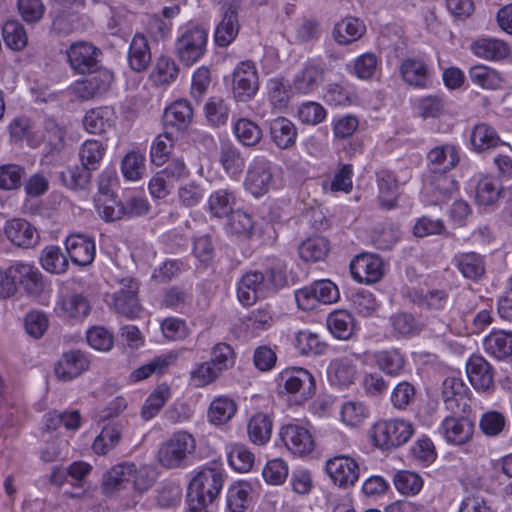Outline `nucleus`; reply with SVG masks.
I'll list each match as a JSON object with an SVG mask.
<instances>
[{"mask_svg": "<svg viewBox=\"0 0 512 512\" xmlns=\"http://www.w3.org/2000/svg\"><path fill=\"white\" fill-rule=\"evenodd\" d=\"M287 282L286 265L279 259L272 260L263 270H251L237 283V297L244 306L276 293Z\"/></svg>", "mask_w": 512, "mask_h": 512, "instance_id": "nucleus-1", "label": "nucleus"}, {"mask_svg": "<svg viewBox=\"0 0 512 512\" xmlns=\"http://www.w3.org/2000/svg\"><path fill=\"white\" fill-rule=\"evenodd\" d=\"M196 451V440L192 434L181 430L164 440L157 451V461L165 469H184Z\"/></svg>", "mask_w": 512, "mask_h": 512, "instance_id": "nucleus-2", "label": "nucleus"}, {"mask_svg": "<svg viewBox=\"0 0 512 512\" xmlns=\"http://www.w3.org/2000/svg\"><path fill=\"white\" fill-rule=\"evenodd\" d=\"M208 33L198 25L184 28L175 42V52L186 66H191L199 61L206 52Z\"/></svg>", "mask_w": 512, "mask_h": 512, "instance_id": "nucleus-3", "label": "nucleus"}, {"mask_svg": "<svg viewBox=\"0 0 512 512\" xmlns=\"http://www.w3.org/2000/svg\"><path fill=\"white\" fill-rule=\"evenodd\" d=\"M224 481L225 474L222 469L205 467L191 480L187 496L202 503H212L221 492Z\"/></svg>", "mask_w": 512, "mask_h": 512, "instance_id": "nucleus-4", "label": "nucleus"}, {"mask_svg": "<svg viewBox=\"0 0 512 512\" xmlns=\"http://www.w3.org/2000/svg\"><path fill=\"white\" fill-rule=\"evenodd\" d=\"M372 435L377 446L389 450L405 444L413 435V427L403 419L384 420L373 426Z\"/></svg>", "mask_w": 512, "mask_h": 512, "instance_id": "nucleus-5", "label": "nucleus"}, {"mask_svg": "<svg viewBox=\"0 0 512 512\" xmlns=\"http://www.w3.org/2000/svg\"><path fill=\"white\" fill-rule=\"evenodd\" d=\"M340 297L338 287L330 280L314 281L295 291L297 306L304 311L314 309L318 303L332 304Z\"/></svg>", "mask_w": 512, "mask_h": 512, "instance_id": "nucleus-6", "label": "nucleus"}, {"mask_svg": "<svg viewBox=\"0 0 512 512\" xmlns=\"http://www.w3.org/2000/svg\"><path fill=\"white\" fill-rule=\"evenodd\" d=\"M276 383L280 393L283 389L289 394H298L302 400L311 398L316 390L314 376L300 367L284 369L276 377Z\"/></svg>", "mask_w": 512, "mask_h": 512, "instance_id": "nucleus-7", "label": "nucleus"}, {"mask_svg": "<svg viewBox=\"0 0 512 512\" xmlns=\"http://www.w3.org/2000/svg\"><path fill=\"white\" fill-rule=\"evenodd\" d=\"M101 51L91 43L79 41L66 50L68 63L76 74L96 72L99 68Z\"/></svg>", "mask_w": 512, "mask_h": 512, "instance_id": "nucleus-8", "label": "nucleus"}, {"mask_svg": "<svg viewBox=\"0 0 512 512\" xmlns=\"http://www.w3.org/2000/svg\"><path fill=\"white\" fill-rule=\"evenodd\" d=\"M325 470L341 488L353 486L359 478L358 462L348 455H336L326 461Z\"/></svg>", "mask_w": 512, "mask_h": 512, "instance_id": "nucleus-9", "label": "nucleus"}, {"mask_svg": "<svg viewBox=\"0 0 512 512\" xmlns=\"http://www.w3.org/2000/svg\"><path fill=\"white\" fill-rule=\"evenodd\" d=\"M119 288L113 293L112 301L115 310L128 318L137 317L141 311L138 299V282L133 278H123Z\"/></svg>", "mask_w": 512, "mask_h": 512, "instance_id": "nucleus-10", "label": "nucleus"}, {"mask_svg": "<svg viewBox=\"0 0 512 512\" xmlns=\"http://www.w3.org/2000/svg\"><path fill=\"white\" fill-rule=\"evenodd\" d=\"M258 90V75L252 61H243L233 73V94L241 102L251 99Z\"/></svg>", "mask_w": 512, "mask_h": 512, "instance_id": "nucleus-11", "label": "nucleus"}, {"mask_svg": "<svg viewBox=\"0 0 512 512\" xmlns=\"http://www.w3.org/2000/svg\"><path fill=\"white\" fill-rule=\"evenodd\" d=\"M274 184L271 163L264 158L256 159L250 165L245 178V188L255 197L266 194Z\"/></svg>", "mask_w": 512, "mask_h": 512, "instance_id": "nucleus-12", "label": "nucleus"}, {"mask_svg": "<svg viewBox=\"0 0 512 512\" xmlns=\"http://www.w3.org/2000/svg\"><path fill=\"white\" fill-rule=\"evenodd\" d=\"M467 386L456 376L447 377L442 384V399L446 410L452 414H464L469 408Z\"/></svg>", "mask_w": 512, "mask_h": 512, "instance_id": "nucleus-13", "label": "nucleus"}, {"mask_svg": "<svg viewBox=\"0 0 512 512\" xmlns=\"http://www.w3.org/2000/svg\"><path fill=\"white\" fill-rule=\"evenodd\" d=\"M474 424L462 414L448 415L439 427V433L451 444L462 445L467 443L473 435Z\"/></svg>", "mask_w": 512, "mask_h": 512, "instance_id": "nucleus-14", "label": "nucleus"}, {"mask_svg": "<svg viewBox=\"0 0 512 512\" xmlns=\"http://www.w3.org/2000/svg\"><path fill=\"white\" fill-rule=\"evenodd\" d=\"M226 10L224 12L221 22L215 30V43L218 46H228L238 35V9L241 5V0H222Z\"/></svg>", "mask_w": 512, "mask_h": 512, "instance_id": "nucleus-15", "label": "nucleus"}, {"mask_svg": "<svg viewBox=\"0 0 512 512\" xmlns=\"http://www.w3.org/2000/svg\"><path fill=\"white\" fill-rule=\"evenodd\" d=\"M280 436L285 446L294 455L304 456L314 449L310 432L298 424H288L281 428Z\"/></svg>", "mask_w": 512, "mask_h": 512, "instance_id": "nucleus-16", "label": "nucleus"}, {"mask_svg": "<svg viewBox=\"0 0 512 512\" xmlns=\"http://www.w3.org/2000/svg\"><path fill=\"white\" fill-rule=\"evenodd\" d=\"M90 361L80 350L64 352L55 364V375L62 381H70L89 368Z\"/></svg>", "mask_w": 512, "mask_h": 512, "instance_id": "nucleus-17", "label": "nucleus"}, {"mask_svg": "<svg viewBox=\"0 0 512 512\" xmlns=\"http://www.w3.org/2000/svg\"><path fill=\"white\" fill-rule=\"evenodd\" d=\"M10 274H12L15 286L17 287L19 284L30 295H38L44 289L42 274L32 264L15 262L10 266Z\"/></svg>", "mask_w": 512, "mask_h": 512, "instance_id": "nucleus-18", "label": "nucleus"}, {"mask_svg": "<svg viewBox=\"0 0 512 512\" xmlns=\"http://www.w3.org/2000/svg\"><path fill=\"white\" fill-rule=\"evenodd\" d=\"M350 270L355 280L366 284L377 282L383 275L381 259L371 254L357 256L351 262Z\"/></svg>", "mask_w": 512, "mask_h": 512, "instance_id": "nucleus-19", "label": "nucleus"}, {"mask_svg": "<svg viewBox=\"0 0 512 512\" xmlns=\"http://www.w3.org/2000/svg\"><path fill=\"white\" fill-rule=\"evenodd\" d=\"M403 81L415 88H427L431 84L432 71L428 64L419 58H407L400 65Z\"/></svg>", "mask_w": 512, "mask_h": 512, "instance_id": "nucleus-20", "label": "nucleus"}, {"mask_svg": "<svg viewBox=\"0 0 512 512\" xmlns=\"http://www.w3.org/2000/svg\"><path fill=\"white\" fill-rule=\"evenodd\" d=\"M65 246L74 264L87 266L93 262L96 247L92 238L83 234H73L67 237Z\"/></svg>", "mask_w": 512, "mask_h": 512, "instance_id": "nucleus-21", "label": "nucleus"}, {"mask_svg": "<svg viewBox=\"0 0 512 512\" xmlns=\"http://www.w3.org/2000/svg\"><path fill=\"white\" fill-rule=\"evenodd\" d=\"M6 237L16 246L21 248L34 247L39 240V234L27 220L14 218L6 222L4 226Z\"/></svg>", "mask_w": 512, "mask_h": 512, "instance_id": "nucleus-22", "label": "nucleus"}, {"mask_svg": "<svg viewBox=\"0 0 512 512\" xmlns=\"http://www.w3.org/2000/svg\"><path fill=\"white\" fill-rule=\"evenodd\" d=\"M269 135L273 144L281 149H291L298 136L295 124L286 117H277L269 121Z\"/></svg>", "mask_w": 512, "mask_h": 512, "instance_id": "nucleus-23", "label": "nucleus"}, {"mask_svg": "<svg viewBox=\"0 0 512 512\" xmlns=\"http://www.w3.org/2000/svg\"><path fill=\"white\" fill-rule=\"evenodd\" d=\"M466 371L471 385L476 390L486 391L493 386V369L482 356H471L467 362Z\"/></svg>", "mask_w": 512, "mask_h": 512, "instance_id": "nucleus-24", "label": "nucleus"}, {"mask_svg": "<svg viewBox=\"0 0 512 512\" xmlns=\"http://www.w3.org/2000/svg\"><path fill=\"white\" fill-rule=\"evenodd\" d=\"M324 80V68L315 60H309L295 75L293 88L299 94H309L316 90Z\"/></svg>", "mask_w": 512, "mask_h": 512, "instance_id": "nucleus-25", "label": "nucleus"}, {"mask_svg": "<svg viewBox=\"0 0 512 512\" xmlns=\"http://www.w3.org/2000/svg\"><path fill=\"white\" fill-rule=\"evenodd\" d=\"M193 109L187 100H178L167 107L163 114L164 128L179 135L192 121Z\"/></svg>", "mask_w": 512, "mask_h": 512, "instance_id": "nucleus-26", "label": "nucleus"}, {"mask_svg": "<svg viewBox=\"0 0 512 512\" xmlns=\"http://www.w3.org/2000/svg\"><path fill=\"white\" fill-rule=\"evenodd\" d=\"M91 306L85 296L79 293L61 296L55 306L58 316L68 319H83L89 315Z\"/></svg>", "mask_w": 512, "mask_h": 512, "instance_id": "nucleus-27", "label": "nucleus"}, {"mask_svg": "<svg viewBox=\"0 0 512 512\" xmlns=\"http://www.w3.org/2000/svg\"><path fill=\"white\" fill-rule=\"evenodd\" d=\"M503 186L501 181L490 175L481 177L476 186L475 199L478 205L494 210L497 207Z\"/></svg>", "mask_w": 512, "mask_h": 512, "instance_id": "nucleus-28", "label": "nucleus"}, {"mask_svg": "<svg viewBox=\"0 0 512 512\" xmlns=\"http://www.w3.org/2000/svg\"><path fill=\"white\" fill-rule=\"evenodd\" d=\"M133 463H121L113 466L103 474L102 489L104 494L113 495L125 489L131 483Z\"/></svg>", "mask_w": 512, "mask_h": 512, "instance_id": "nucleus-29", "label": "nucleus"}, {"mask_svg": "<svg viewBox=\"0 0 512 512\" xmlns=\"http://www.w3.org/2000/svg\"><path fill=\"white\" fill-rule=\"evenodd\" d=\"M235 205V192L228 188H220L209 195L207 201V212L211 217L223 219L233 213Z\"/></svg>", "mask_w": 512, "mask_h": 512, "instance_id": "nucleus-30", "label": "nucleus"}, {"mask_svg": "<svg viewBox=\"0 0 512 512\" xmlns=\"http://www.w3.org/2000/svg\"><path fill=\"white\" fill-rule=\"evenodd\" d=\"M484 350L497 360L512 357V332L493 330L483 341Z\"/></svg>", "mask_w": 512, "mask_h": 512, "instance_id": "nucleus-31", "label": "nucleus"}, {"mask_svg": "<svg viewBox=\"0 0 512 512\" xmlns=\"http://www.w3.org/2000/svg\"><path fill=\"white\" fill-rule=\"evenodd\" d=\"M428 162L432 173H443L453 169L459 162L455 146L450 144L436 146L428 152Z\"/></svg>", "mask_w": 512, "mask_h": 512, "instance_id": "nucleus-32", "label": "nucleus"}, {"mask_svg": "<svg viewBox=\"0 0 512 512\" xmlns=\"http://www.w3.org/2000/svg\"><path fill=\"white\" fill-rule=\"evenodd\" d=\"M273 428L272 417L263 412H257L248 420L247 434L255 445H265L271 438Z\"/></svg>", "mask_w": 512, "mask_h": 512, "instance_id": "nucleus-33", "label": "nucleus"}, {"mask_svg": "<svg viewBox=\"0 0 512 512\" xmlns=\"http://www.w3.org/2000/svg\"><path fill=\"white\" fill-rule=\"evenodd\" d=\"M356 373V366L347 358L335 359L327 368L330 384L340 388L351 385L355 380Z\"/></svg>", "mask_w": 512, "mask_h": 512, "instance_id": "nucleus-34", "label": "nucleus"}, {"mask_svg": "<svg viewBox=\"0 0 512 512\" xmlns=\"http://www.w3.org/2000/svg\"><path fill=\"white\" fill-rule=\"evenodd\" d=\"M252 485L246 481H238L231 484L226 494L227 512H244L251 500Z\"/></svg>", "mask_w": 512, "mask_h": 512, "instance_id": "nucleus-35", "label": "nucleus"}, {"mask_svg": "<svg viewBox=\"0 0 512 512\" xmlns=\"http://www.w3.org/2000/svg\"><path fill=\"white\" fill-rule=\"evenodd\" d=\"M366 32V26L358 18H345L334 26L332 36L340 45H347L360 39Z\"/></svg>", "mask_w": 512, "mask_h": 512, "instance_id": "nucleus-36", "label": "nucleus"}, {"mask_svg": "<svg viewBox=\"0 0 512 512\" xmlns=\"http://www.w3.org/2000/svg\"><path fill=\"white\" fill-rule=\"evenodd\" d=\"M128 61L130 67L137 72L144 71L151 62V51L148 40L142 34H136L129 47Z\"/></svg>", "mask_w": 512, "mask_h": 512, "instance_id": "nucleus-37", "label": "nucleus"}, {"mask_svg": "<svg viewBox=\"0 0 512 512\" xmlns=\"http://www.w3.org/2000/svg\"><path fill=\"white\" fill-rule=\"evenodd\" d=\"M379 188V202L382 208L391 210L397 205L398 184L396 177L389 170H380L376 174Z\"/></svg>", "mask_w": 512, "mask_h": 512, "instance_id": "nucleus-38", "label": "nucleus"}, {"mask_svg": "<svg viewBox=\"0 0 512 512\" xmlns=\"http://www.w3.org/2000/svg\"><path fill=\"white\" fill-rule=\"evenodd\" d=\"M113 115V110L108 106L90 109L83 118V127L88 133L102 134L111 127Z\"/></svg>", "mask_w": 512, "mask_h": 512, "instance_id": "nucleus-39", "label": "nucleus"}, {"mask_svg": "<svg viewBox=\"0 0 512 512\" xmlns=\"http://www.w3.org/2000/svg\"><path fill=\"white\" fill-rule=\"evenodd\" d=\"M123 428L120 422H113L103 427L93 442V451L98 455H105L114 449L121 440Z\"/></svg>", "mask_w": 512, "mask_h": 512, "instance_id": "nucleus-40", "label": "nucleus"}, {"mask_svg": "<svg viewBox=\"0 0 512 512\" xmlns=\"http://www.w3.org/2000/svg\"><path fill=\"white\" fill-rule=\"evenodd\" d=\"M411 299L417 306L432 311H442L450 304L449 294L444 289H432L427 292L414 291L411 294Z\"/></svg>", "mask_w": 512, "mask_h": 512, "instance_id": "nucleus-41", "label": "nucleus"}, {"mask_svg": "<svg viewBox=\"0 0 512 512\" xmlns=\"http://www.w3.org/2000/svg\"><path fill=\"white\" fill-rule=\"evenodd\" d=\"M327 327L336 338L346 340L354 333V318L347 310H335L327 317Z\"/></svg>", "mask_w": 512, "mask_h": 512, "instance_id": "nucleus-42", "label": "nucleus"}, {"mask_svg": "<svg viewBox=\"0 0 512 512\" xmlns=\"http://www.w3.org/2000/svg\"><path fill=\"white\" fill-rule=\"evenodd\" d=\"M219 161L231 178H238L244 171L245 159L240 150L231 143L222 144Z\"/></svg>", "mask_w": 512, "mask_h": 512, "instance_id": "nucleus-43", "label": "nucleus"}, {"mask_svg": "<svg viewBox=\"0 0 512 512\" xmlns=\"http://www.w3.org/2000/svg\"><path fill=\"white\" fill-rule=\"evenodd\" d=\"M431 193L437 203H445L458 192L456 180L447 172L433 173L430 180Z\"/></svg>", "mask_w": 512, "mask_h": 512, "instance_id": "nucleus-44", "label": "nucleus"}, {"mask_svg": "<svg viewBox=\"0 0 512 512\" xmlns=\"http://www.w3.org/2000/svg\"><path fill=\"white\" fill-rule=\"evenodd\" d=\"M106 152L105 145L96 139L86 140L79 148V160L89 171L97 170Z\"/></svg>", "mask_w": 512, "mask_h": 512, "instance_id": "nucleus-45", "label": "nucleus"}, {"mask_svg": "<svg viewBox=\"0 0 512 512\" xmlns=\"http://www.w3.org/2000/svg\"><path fill=\"white\" fill-rule=\"evenodd\" d=\"M377 367L389 376H398L405 366L404 355L398 349L381 350L374 353Z\"/></svg>", "mask_w": 512, "mask_h": 512, "instance_id": "nucleus-46", "label": "nucleus"}, {"mask_svg": "<svg viewBox=\"0 0 512 512\" xmlns=\"http://www.w3.org/2000/svg\"><path fill=\"white\" fill-rule=\"evenodd\" d=\"M473 53L487 60H500L509 54L508 45L498 39L482 38L472 44Z\"/></svg>", "mask_w": 512, "mask_h": 512, "instance_id": "nucleus-47", "label": "nucleus"}, {"mask_svg": "<svg viewBox=\"0 0 512 512\" xmlns=\"http://www.w3.org/2000/svg\"><path fill=\"white\" fill-rule=\"evenodd\" d=\"M471 144L477 152H483L501 144L497 131L487 123H479L471 132Z\"/></svg>", "mask_w": 512, "mask_h": 512, "instance_id": "nucleus-48", "label": "nucleus"}, {"mask_svg": "<svg viewBox=\"0 0 512 512\" xmlns=\"http://www.w3.org/2000/svg\"><path fill=\"white\" fill-rule=\"evenodd\" d=\"M456 266L462 275L471 280L481 278L485 273V264L481 255L470 252L455 257Z\"/></svg>", "mask_w": 512, "mask_h": 512, "instance_id": "nucleus-49", "label": "nucleus"}, {"mask_svg": "<svg viewBox=\"0 0 512 512\" xmlns=\"http://www.w3.org/2000/svg\"><path fill=\"white\" fill-rule=\"evenodd\" d=\"M58 179L62 185L71 190H85L91 181V171L82 165H75L59 172Z\"/></svg>", "mask_w": 512, "mask_h": 512, "instance_id": "nucleus-50", "label": "nucleus"}, {"mask_svg": "<svg viewBox=\"0 0 512 512\" xmlns=\"http://www.w3.org/2000/svg\"><path fill=\"white\" fill-rule=\"evenodd\" d=\"M6 46L14 51H22L28 44V35L18 20H7L2 27Z\"/></svg>", "mask_w": 512, "mask_h": 512, "instance_id": "nucleus-51", "label": "nucleus"}, {"mask_svg": "<svg viewBox=\"0 0 512 512\" xmlns=\"http://www.w3.org/2000/svg\"><path fill=\"white\" fill-rule=\"evenodd\" d=\"M81 416L77 410L51 411L45 415V426L49 431H55L60 427L67 430H77L80 427Z\"/></svg>", "mask_w": 512, "mask_h": 512, "instance_id": "nucleus-52", "label": "nucleus"}, {"mask_svg": "<svg viewBox=\"0 0 512 512\" xmlns=\"http://www.w3.org/2000/svg\"><path fill=\"white\" fill-rule=\"evenodd\" d=\"M236 403L225 396L212 401L208 410V419L214 425H222L228 422L236 413Z\"/></svg>", "mask_w": 512, "mask_h": 512, "instance_id": "nucleus-53", "label": "nucleus"}, {"mask_svg": "<svg viewBox=\"0 0 512 512\" xmlns=\"http://www.w3.org/2000/svg\"><path fill=\"white\" fill-rule=\"evenodd\" d=\"M329 251V244L326 238L317 236L304 240L298 247L300 258L306 262H317L322 260Z\"/></svg>", "mask_w": 512, "mask_h": 512, "instance_id": "nucleus-54", "label": "nucleus"}, {"mask_svg": "<svg viewBox=\"0 0 512 512\" xmlns=\"http://www.w3.org/2000/svg\"><path fill=\"white\" fill-rule=\"evenodd\" d=\"M233 132L244 146H255L262 139V129L253 121L241 118L233 125Z\"/></svg>", "mask_w": 512, "mask_h": 512, "instance_id": "nucleus-55", "label": "nucleus"}, {"mask_svg": "<svg viewBox=\"0 0 512 512\" xmlns=\"http://www.w3.org/2000/svg\"><path fill=\"white\" fill-rule=\"evenodd\" d=\"M469 77L473 84L484 89H497L502 83L501 75L485 65H475L469 70Z\"/></svg>", "mask_w": 512, "mask_h": 512, "instance_id": "nucleus-56", "label": "nucleus"}, {"mask_svg": "<svg viewBox=\"0 0 512 512\" xmlns=\"http://www.w3.org/2000/svg\"><path fill=\"white\" fill-rule=\"evenodd\" d=\"M42 267L51 273L62 274L68 268L67 257L58 246H48L42 251L40 258Z\"/></svg>", "mask_w": 512, "mask_h": 512, "instance_id": "nucleus-57", "label": "nucleus"}, {"mask_svg": "<svg viewBox=\"0 0 512 512\" xmlns=\"http://www.w3.org/2000/svg\"><path fill=\"white\" fill-rule=\"evenodd\" d=\"M295 346L302 355H320L327 348V345L320 340L319 335L309 330H301L297 333Z\"/></svg>", "mask_w": 512, "mask_h": 512, "instance_id": "nucleus-58", "label": "nucleus"}, {"mask_svg": "<svg viewBox=\"0 0 512 512\" xmlns=\"http://www.w3.org/2000/svg\"><path fill=\"white\" fill-rule=\"evenodd\" d=\"M230 466L238 472H248L254 464V454L243 444H234L228 453Z\"/></svg>", "mask_w": 512, "mask_h": 512, "instance_id": "nucleus-59", "label": "nucleus"}, {"mask_svg": "<svg viewBox=\"0 0 512 512\" xmlns=\"http://www.w3.org/2000/svg\"><path fill=\"white\" fill-rule=\"evenodd\" d=\"M177 137L178 135L175 134L174 131L165 129L164 132L154 140L151 146L150 156L151 161L155 165L160 166L165 163L170 153L172 143Z\"/></svg>", "mask_w": 512, "mask_h": 512, "instance_id": "nucleus-60", "label": "nucleus"}, {"mask_svg": "<svg viewBox=\"0 0 512 512\" xmlns=\"http://www.w3.org/2000/svg\"><path fill=\"white\" fill-rule=\"evenodd\" d=\"M204 110L206 119L210 125L219 127L227 123L230 109L222 98H209L205 104Z\"/></svg>", "mask_w": 512, "mask_h": 512, "instance_id": "nucleus-61", "label": "nucleus"}, {"mask_svg": "<svg viewBox=\"0 0 512 512\" xmlns=\"http://www.w3.org/2000/svg\"><path fill=\"white\" fill-rule=\"evenodd\" d=\"M121 170L125 179L136 181L145 173V157L140 152L127 153L121 163Z\"/></svg>", "mask_w": 512, "mask_h": 512, "instance_id": "nucleus-62", "label": "nucleus"}, {"mask_svg": "<svg viewBox=\"0 0 512 512\" xmlns=\"http://www.w3.org/2000/svg\"><path fill=\"white\" fill-rule=\"evenodd\" d=\"M66 131L53 119H47L42 133L43 142L52 152H59L65 146Z\"/></svg>", "mask_w": 512, "mask_h": 512, "instance_id": "nucleus-63", "label": "nucleus"}, {"mask_svg": "<svg viewBox=\"0 0 512 512\" xmlns=\"http://www.w3.org/2000/svg\"><path fill=\"white\" fill-rule=\"evenodd\" d=\"M169 388L167 386H159L146 399L141 409V417L148 421L155 417L169 398Z\"/></svg>", "mask_w": 512, "mask_h": 512, "instance_id": "nucleus-64", "label": "nucleus"}]
</instances>
